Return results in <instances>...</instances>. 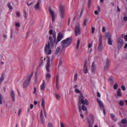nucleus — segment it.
I'll list each match as a JSON object with an SVG mask.
<instances>
[{
    "label": "nucleus",
    "mask_w": 127,
    "mask_h": 127,
    "mask_svg": "<svg viewBox=\"0 0 127 127\" xmlns=\"http://www.w3.org/2000/svg\"><path fill=\"white\" fill-rule=\"evenodd\" d=\"M49 39L50 41H53V37L51 36H49Z\"/></svg>",
    "instance_id": "42"
},
{
    "label": "nucleus",
    "mask_w": 127,
    "mask_h": 127,
    "mask_svg": "<svg viewBox=\"0 0 127 127\" xmlns=\"http://www.w3.org/2000/svg\"><path fill=\"white\" fill-rule=\"evenodd\" d=\"M81 26L79 23H76L74 27V32L76 36L80 35L81 33Z\"/></svg>",
    "instance_id": "3"
},
{
    "label": "nucleus",
    "mask_w": 127,
    "mask_h": 127,
    "mask_svg": "<svg viewBox=\"0 0 127 127\" xmlns=\"http://www.w3.org/2000/svg\"><path fill=\"white\" fill-rule=\"evenodd\" d=\"M61 127H65L64 125L61 122H60Z\"/></svg>",
    "instance_id": "49"
},
{
    "label": "nucleus",
    "mask_w": 127,
    "mask_h": 127,
    "mask_svg": "<svg viewBox=\"0 0 127 127\" xmlns=\"http://www.w3.org/2000/svg\"><path fill=\"white\" fill-rule=\"evenodd\" d=\"M80 114V116L83 119L84 118V116L83 114H82V113H81Z\"/></svg>",
    "instance_id": "62"
},
{
    "label": "nucleus",
    "mask_w": 127,
    "mask_h": 127,
    "mask_svg": "<svg viewBox=\"0 0 127 127\" xmlns=\"http://www.w3.org/2000/svg\"><path fill=\"white\" fill-rule=\"evenodd\" d=\"M87 21V20L86 19H85L84 20V23H83V25H85L86 24V22Z\"/></svg>",
    "instance_id": "52"
},
{
    "label": "nucleus",
    "mask_w": 127,
    "mask_h": 127,
    "mask_svg": "<svg viewBox=\"0 0 127 127\" xmlns=\"http://www.w3.org/2000/svg\"><path fill=\"white\" fill-rule=\"evenodd\" d=\"M95 30V28L94 27H93L92 28V33H93L94 32V31Z\"/></svg>",
    "instance_id": "48"
},
{
    "label": "nucleus",
    "mask_w": 127,
    "mask_h": 127,
    "mask_svg": "<svg viewBox=\"0 0 127 127\" xmlns=\"http://www.w3.org/2000/svg\"><path fill=\"white\" fill-rule=\"evenodd\" d=\"M62 50H61V47H58L56 49L55 54L56 55H59L61 54Z\"/></svg>",
    "instance_id": "13"
},
{
    "label": "nucleus",
    "mask_w": 127,
    "mask_h": 127,
    "mask_svg": "<svg viewBox=\"0 0 127 127\" xmlns=\"http://www.w3.org/2000/svg\"><path fill=\"white\" fill-rule=\"evenodd\" d=\"M10 96L12 98V100L13 102L15 101V94L14 93V91L13 90H12L10 92Z\"/></svg>",
    "instance_id": "15"
},
{
    "label": "nucleus",
    "mask_w": 127,
    "mask_h": 127,
    "mask_svg": "<svg viewBox=\"0 0 127 127\" xmlns=\"http://www.w3.org/2000/svg\"><path fill=\"white\" fill-rule=\"evenodd\" d=\"M64 36V34L60 32L58 33L57 39V40L56 39V41H55V42L56 43V45L58 42H60L63 38Z\"/></svg>",
    "instance_id": "6"
},
{
    "label": "nucleus",
    "mask_w": 127,
    "mask_h": 127,
    "mask_svg": "<svg viewBox=\"0 0 127 127\" xmlns=\"http://www.w3.org/2000/svg\"><path fill=\"white\" fill-rule=\"evenodd\" d=\"M44 101L43 99H42L41 101V105L44 109Z\"/></svg>",
    "instance_id": "27"
},
{
    "label": "nucleus",
    "mask_w": 127,
    "mask_h": 127,
    "mask_svg": "<svg viewBox=\"0 0 127 127\" xmlns=\"http://www.w3.org/2000/svg\"><path fill=\"white\" fill-rule=\"evenodd\" d=\"M49 33L50 34H53V30H50L49 31Z\"/></svg>",
    "instance_id": "50"
},
{
    "label": "nucleus",
    "mask_w": 127,
    "mask_h": 127,
    "mask_svg": "<svg viewBox=\"0 0 127 127\" xmlns=\"http://www.w3.org/2000/svg\"><path fill=\"white\" fill-rule=\"evenodd\" d=\"M112 120H114V121H117V119L116 118H115V117L114 118H112Z\"/></svg>",
    "instance_id": "61"
},
{
    "label": "nucleus",
    "mask_w": 127,
    "mask_h": 127,
    "mask_svg": "<svg viewBox=\"0 0 127 127\" xmlns=\"http://www.w3.org/2000/svg\"><path fill=\"white\" fill-rule=\"evenodd\" d=\"M121 88H122V90H123L125 91L126 89L125 86L124 85H122L121 86Z\"/></svg>",
    "instance_id": "44"
},
{
    "label": "nucleus",
    "mask_w": 127,
    "mask_h": 127,
    "mask_svg": "<svg viewBox=\"0 0 127 127\" xmlns=\"http://www.w3.org/2000/svg\"><path fill=\"white\" fill-rule=\"evenodd\" d=\"M24 17L26 18L27 17V14L26 13V11H25V10H24Z\"/></svg>",
    "instance_id": "47"
},
{
    "label": "nucleus",
    "mask_w": 127,
    "mask_h": 127,
    "mask_svg": "<svg viewBox=\"0 0 127 127\" xmlns=\"http://www.w3.org/2000/svg\"><path fill=\"white\" fill-rule=\"evenodd\" d=\"M33 74V72H32V73L26 79L24 82L23 85V87L24 88H27L28 87L30 83V81L32 77Z\"/></svg>",
    "instance_id": "4"
},
{
    "label": "nucleus",
    "mask_w": 127,
    "mask_h": 127,
    "mask_svg": "<svg viewBox=\"0 0 127 127\" xmlns=\"http://www.w3.org/2000/svg\"><path fill=\"white\" fill-rule=\"evenodd\" d=\"M74 91L76 93L81 94L80 90L77 88L75 89Z\"/></svg>",
    "instance_id": "29"
},
{
    "label": "nucleus",
    "mask_w": 127,
    "mask_h": 127,
    "mask_svg": "<svg viewBox=\"0 0 127 127\" xmlns=\"http://www.w3.org/2000/svg\"><path fill=\"white\" fill-rule=\"evenodd\" d=\"M53 37L54 38V42L56 41V33L55 32L53 33Z\"/></svg>",
    "instance_id": "26"
},
{
    "label": "nucleus",
    "mask_w": 127,
    "mask_h": 127,
    "mask_svg": "<svg viewBox=\"0 0 127 127\" xmlns=\"http://www.w3.org/2000/svg\"><path fill=\"white\" fill-rule=\"evenodd\" d=\"M119 104L121 106H123L124 105V102L123 101L121 100L120 101Z\"/></svg>",
    "instance_id": "30"
},
{
    "label": "nucleus",
    "mask_w": 127,
    "mask_h": 127,
    "mask_svg": "<svg viewBox=\"0 0 127 127\" xmlns=\"http://www.w3.org/2000/svg\"><path fill=\"white\" fill-rule=\"evenodd\" d=\"M94 13L95 15H97L98 14V11L97 10H95L94 12Z\"/></svg>",
    "instance_id": "57"
},
{
    "label": "nucleus",
    "mask_w": 127,
    "mask_h": 127,
    "mask_svg": "<svg viewBox=\"0 0 127 127\" xmlns=\"http://www.w3.org/2000/svg\"><path fill=\"white\" fill-rule=\"evenodd\" d=\"M43 83L40 86V89L44 91L45 88V82L44 80H43Z\"/></svg>",
    "instance_id": "19"
},
{
    "label": "nucleus",
    "mask_w": 127,
    "mask_h": 127,
    "mask_svg": "<svg viewBox=\"0 0 127 127\" xmlns=\"http://www.w3.org/2000/svg\"><path fill=\"white\" fill-rule=\"evenodd\" d=\"M97 9L99 11H100V9L99 6H97Z\"/></svg>",
    "instance_id": "63"
},
{
    "label": "nucleus",
    "mask_w": 127,
    "mask_h": 127,
    "mask_svg": "<svg viewBox=\"0 0 127 127\" xmlns=\"http://www.w3.org/2000/svg\"><path fill=\"white\" fill-rule=\"evenodd\" d=\"M72 40V38L68 37L65 39L63 40L61 42L62 46L63 48L67 47L71 44Z\"/></svg>",
    "instance_id": "2"
},
{
    "label": "nucleus",
    "mask_w": 127,
    "mask_h": 127,
    "mask_svg": "<svg viewBox=\"0 0 127 127\" xmlns=\"http://www.w3.org/2000/svg\"><path fill=\"white\" fill-rule=\"evenodd\" d=\"M55 96L56 98L58 100H60V95L57 94H55Z\"/></svg>",
    "instance_id": "25"
},
{
    "label": "nucleus",
    "mask_w": 127,
    "mask_h": 127,
    "mask_svg": "<svg viewBox=\"0 0 127 127\" xmlns=\"http://www.w3.org/2000/svg\"><path fill=\"white\" fill-rule=\"evenodd\" d=\"M59 76L57 75L56 76V88L57 90L59 89Z\"/></svg>",
    "instance_id": "18"
},
{
    "label": "nucleus",
    "mask_w": 127,
    "mask_h": 127,
    "mask_svg": "<svg viewBox=\"0 0 127 127\" xmlns=\"http://www.w3.org/2000/svg\"><path fill=\"white\" fill-rule=\"evenodd\" d=\"M118 48L119 50L121 48L123 45V40L120 38H117Z\"/></svg>",
    "instance_id": "10"
},
{
    "label": "nucleus",
    "mask_w": 127,
    "mask_h": 127,
    "mask_svg": "<svg viewBox=\"0 0 127 127\" xmlns=\"http://www.w3.org/2000/svg\"><path fill=\"white\" fill-rule=\"evenodd\" d=\"M83 104L82 106V109L83 110L85 111L87 110V108L84 105L86 104L88 105L89 103L88 101L86 99H85V101L84 99V96L82 95H81L79 96V99L78 101V105L79 106V111L80 113H82V110L81 108V104Z\"/></svg>",
    "instance_id": "1"
},
{
    "label": "nucleus",
    "mask_w": 127,
    "mask_h": 127,
    "mask_svg": "<svg viewBox=\"0 0 127 127\" xmlns=\"http://www.w3.org/2000/svg\"><path fill=\"white\" fill-rule=\"evenodd\" d=\"M80 43V40L79 39H78L77 40V44L76 46V49H78L79 47V45Z\"/></svg>",
    "instance_id": "28"
},
{
    "label": "nucleus",
    "mask_w": 127,
    "mask_h": 127,
    "mask_svg": "<svg viewBox=\"0 0 127 127\" xmlns=\"http://www.w3.org/2000/svg\"><path fill=\"white\" fill-rule=\"evenodd\" d=\"M124 20L125 21L127 20V17L125 16L124 17Z\"/></svg>",
    "instance_id": "58"
},
{
    "label": "nucleus",
    "mask_w": 127,
    "mask_h": 127,
    "mask_svg": "<svg viewBox=\"0 0 127 127\" xmlns=\"http://www.w3.org/2000/svg\"><path fill=\"white\" fill-rule=\"evenodd\" d=\"M113 80V79L112 78H108V80L110 81H112Z\"/></svg>",
    "instance_id": "59"
},
{
    "label": "nucleus",
    "mask_w": 127,
    "mask_h": 127,
    "mask_svg": "<svg viewBox=\"0 0 127 127\" xmlns=\"http://www.w3.org/2000/svg\"><path fill=\"white\" fill-rule=\"evenodd\" d=\"M40 119L42 123L43 124H44V118L43 117H41Z\"/></svg>",
    "instance_id": "39"
},
{
    "label": "nucleus",
    "mask_w": 127,
    "mask_h": 127,
    "mask_svg": "<svg viewBox=\"0 0 127 127\" xmlns=\"http://www.w3.org/2000/svg\"><path fill=\"white\" fill-rule=\"evenodd\" d=\"M110 60L109 58H107L105 66L104 68V70H107L108 69L109 66L110 64Z\"/></svg>",
    "instance_id": "12"
},
{
    "label": "nucleus",
    "mask_w": 127,
    "mask_h": 127,
    "mask_svg": "<svg viewBox=\"0 0 127 127\" xmlns=\"http://www.w3.org/2000/svg\"><path fill=\"white\" fill-rule=\"evenodd\" d=\"M105 31L106 29L105 27H103L102 30V32H105Z\"/></svg>",
    "instance_id": "46"
},
{
    "label": "nucleus",
    "mask_w": 127,
    "mask_h": 127,
    "mask_svg": "<svg viewBox=\"0 0 127 127\" xmlns=\"http://www.w3.org/2000/svg\"><path fill=\"white\" fill-rule=\"evenodd\" d=\"M4 76L2 74L0 78V80L1 81L3 82L4 79Z\"/></svg>",
    "instance_id": "34"
},
{
    "label": "nucleus",
    "mask_w": 127,
    "mask_h": 127,
    "mask_svg": "<svg viewBox=\"0 0 127 127\" xmlns=\"http://www.w3.org/2000/svg\"><path fill=\"white\" fill-rule=\"evenodd\" d=\"M102 47V43H99L98 47V49L99 51H101Z\"/></svg>",
    "instance_id": "21"
},
{
    "label": "nucleus",
    "mask_w": 127,
    "mask_h": 127,
    "mask_svg": "<svg viewBox=\"0 0 127 127\" xmlns=\"http://www.w3.org/2000/svg\"><path fill=\"white\" fill-rule=\"evenodd\" d=\"M95 68L96 66L94 62L92 63V71L93 73H95Z\"/></svg>",
    "instance_id": "17"
},
{
    "label": "nucleus",
    "mask_w": 127,
    "mask_h": 127,
    "mask_svg": "<svg viewBox=\"0 0 127 127\" xmlns=\"http://www.w3.org/2000/svg\"><path fill=\"white\" fill-rule=\"evenodd\" d=\"M51 50L50 47V43L49 42L48 44H46L44 48V52L47 55H50L51 53Z\"/></svg>",
    "instance_id": "5"
},
{
    "label": "nucleus",
    "mask_w": 127,
    "mask_h": 127,
    "mask_svg": "<svg viewBox=\"0 0 127 127\" xmlns=\"http://www.w3.org/2000/svg\"><path fill=\"white\" fill-rule=\"evenodd\" d=\"M15 26L17 27H20V24L18 23H16L15 24Z\"/></svg>",
    "instance_id": "45"
},
{
    "label": "nucleus",
    "mask_w": 127,
    "mask_h": 127,
    "mask_svg": "<svg viewBox=\"0 0 127 127\" xmlns=\"http://www.w3.org/2000/svg\"><path fill=\"white\" fill-rule=\"evenodd\" d=\"M46 78H49L51 77V76L50 74L49 73H47L46 74Z\"/></svg>",
    "instance_id": "38"
},
{
    "label": "nucleus",
    "mask_w": 127,
    "mask_h": 127,
    "mask_svg": "<svg viewBox=\"0 0 127 127\" xmlns=\"http://www.w3.org/2000/svg\"><path fill=\"white\" fill-rule=\"evenodd\" d=\"M117 87L118 85L117 84H116L114 85L113 88L114 89L116 90L117 89Z\"/></svg>",
    "instance_id": "40"
},
{
    "label": "nucleus",
    "mask_w": 127,
    "mask_h": 127,
    "mask_svg": "<svg viewBox=\"0 0 127 127\" xmlns=\"http://www.w3.org/2000/svg\"><path fill=\"white\" fill-rule=\"evenodd\" d=\"M97 101L100 106V108H103L104 105L102 101L98 98L97 99Z\"/></svg>",
    "instance_id": "14"
},
{
    "label": "nucleus",
    "mask_w": 127,
    "mask_h": 127,
    "mask_svg": "<svg viewBox=\"0 0 127 127\" xmlns=\"http://www.w3.org/2000/svg\"><path fill=\"white\" fill-rule=\"evenodd\" d=\"M121 90L120 89H118L117 92V95L119 96H121L122 94L121 93Z\"/></svg>",
    "instance_id": "22"
},
{
    "label": "nucleus",
    "mask_w": 127,
    "mask_h": 127,
    "mask_svg": "<svg viewBox=\"0 0 127 127\" xmlns=\"http://www.w3.org/2000/svg\"><path fill=\"white\" fill-rule=\"evenodd\" d=\"M16 14L18 17H19L20 15V13L18 12L16 13Z\"/></svg>",
    "instance_id": "60"
},
{
    "label": "nucleus",
    "mask_w": 127,
    "mask_h": 127,
    "mask_svg": "<svg viewBox=\"0 0 127 127\" xmlns=\"http://www.w3.org/2000/svg\"><path fill=\"white\" fill-rule=\"evenodd\" d=\"M62 64V59L61 58H60V59L58 66H60Z\"/></svg>",
    "instance_id": "32"
},
{
    "label": "nucleus",
    "mask_w": 127,
    "mask_h": 127,
    "mask_svg": "<svg viewBox=\"0 0 127 127\" xmlns=\"http://www.w3.org/2000/svg\"><path fill=\"white\" fill-rule=\"evenodd\" d=\"M89 127H93L92 125L90 124V121H89Z\"/></svg>",
    "instance_id": "55"
},
{
    "label": "nucleus",
    "mask_w": 127,
    "mask_h": 127,
    "mask_svg": "<svg viewBox=\"0 0 127 127\" xmlns=\"http://www.w3.org/2000/svg\"><path fill=\"white\" fill-rule=\"evenodd\" d=\"M7 5L8 7L9 8L10 10H11L12 9V8L10 3H8L7 4Z\"/></svg>",
    "instance_id": "35"
},
{
    "label": "nucleus",
    "mask_w": 127,
    "mask_h": 127,
    "mask_svg": "<svg viewBox=\"0 0 127 127\" xmlns=\"http://www.w3.org/2000/svg\"><path fill=\"white\" fill-rule=\"evenodd\" d=\"M108 42L109 45H112V42L111 37H109L108 38Z\"/></svg>",
    "instance_id": "24"
},
{
    "label": "nucleus",
    "mask_w": 127,
    "mask_h": 127,
    "mask_svg": "<svg viewBox=\"0 0 127 127\" xmlns=\"http://www.w3.org/2000/svg\"><path fill=\"white\" fill-rule=\"evenodd\" d=\"M48 127H53V124L52 123H50L48 124Z\"/></svg>",
    "instance_id": "33"
},
{
    "label": "nucleus",
    "mask_w": 127,
    "mask_h": 127,
    "mask_svg": "<svg viewBox=\"0 0 127 127\" xmlns=\"http://www.w3.org/2000/svg\"><path fill=\"white\" fill-rule=\"evenodd\" d=\"M30 107L31 109H32L33 107V105L32 104H31L30 106Z\"/></svg>",
    "instance_id": "54"
},
{
    "label": "nucleus",
    "mask_w": 127,
    "mask_h": 127,
    "mask_svg": "<svg viewBox=\"0 0 127 127\" xmlns=\"http://www.w3.org/2000/svg\"><path fill=\"white\" fill-rule=\"evenodd\" d=\"M34 105H36L37 104V101H34Z\"/></svg>",
    "instance_id": "64"
},
{
    "label": "nucleus",
    "mask_w": 127,
    "mask_h": 127,
    "mask_svg": "<svg viewBox=\"0 0 127 127\" xmlns=\"http://www.w3.org/2000/svg\"><path fill=\"white\" fill-rule=\"evenodd\" d=\"M97 96L99 97H100V94L99 92H97Z\"/></svg>",
    "instance_id": "56"
},
{
    "label": "nucleus",
    "mask_w": 127,
    "mask_h": 127,
    "mask_svg": "<svg viewBox=\"0 0 127 127\" xmlns=\"http://www.w3.org/2000/svg\"><path fill=\"white\" fill-rule=\"evenodd\" d=\"M34 8L36 10H38L40 8L39 4V2H37L36 4L34 6Z\"/></svg>",
    "instance_id": "20"
},
{
    "label": "nucleus",
    "mask_w": 127,
    "mask_h": 127,
    "mask_svg": "<svg viewBox=\"0 0 127 127\" xmlns=\"http://www.w3.org/2000/svg\"><path fill=\"white\" fill-rule=\"evenodd\" d=\"M92 44L91 43L89 44L88 45V48H90L91 47H92Z\"/></svg>",
    "instance_id": "53"
},
{
    "label": "nucleus",
    "mask_w": 127,
    "mask_h": 127,
    "mask_svg": "<svg viewBox=\"0 0 127 127\" xmlns=\"http://www.w3.org/2000/svg\"><path fill=\"white\" fill-rule=\"evenodd\" d=\"M106 36L108 38H109V37H111L110 34L109 33H106Z\"/></svg>",
    "instance_id": "41"
},
{
    "label": "nucleus",
    "mask_w": 127,
    "mask_h": 127,
    "mask_svg": "<svg viewBox=\"0 0 127 127\" xmlns=\"http://www.w3.org/2000/svg\"><path fill=\"white\" fill-rule=\"evenodd\" d=\"M50 46H51V47H53L54 44V42L53 41H50Z\"/></svg>",
    "instance_id": "37"
},
{
    "label": "nucleus",
    "mask_w": 127,
    "mask_h": 127,
    "mask_svg": "<svg viewBox=\"0 0 127 127\" xmlns=\"http://www.w3.org/2000/svg\"><path fill=\"white\" fill-rule=\"evenodd\" d=\"M48 10L50 13L52 17V20L53 22L55 20V13L53 11L50 7H49L48 8Z\"/></svg>",
    "instance_id": "9"
},
{
    "label": "nucleus",
    "mask_w": 127,
    "mask_h": 127,
    "mask_svg": "<svg viewBox=\"0 0 127 127\" xmlns=\"http://www.w3.org/2000/svg\"><path fill=\"white\" fill-rule=\"evenodd\" d=\"M84 72L85 73H87L88 72V67L87 66V62L86 61L84 65Z\"/></svg>",
    "instance_id": "16"
},
{
    "label": "nucleus",
    "mask_w": 127,
    "mask_h": 127,
    "mask_svg": "<svg viewBox=\"0 0 127 127\" xmlns=\"http://www.w3.org/2000/svg\"><path fill=\"white\" fill-rule=\"evenodd\" d=\"M110 116L111 117V118H114L115 117V115L113 113H111L110 114Z\"/></svg>",
    "instance_id": "43"
},
{
    "label": "nucleus",
    "mask_w": 127,
    "mask_h": 127,
    "mask_svg": "<svg viewBox=\"0 0 127 127\" xmlns=\"http://www.w3.org/2000/svg\"><path fill=\"white\" fill-rule=\"evenodd\" d=\"M99 43H102V36L101 34L99 36Z\"/></svg>",
    "instance_id": "23"
},
{
    "label": "nucleus",
    "mask_w": 127,
    "mask_h": 127,
    "mask_svg": "<svg viewBox=\"0 0 127 127\" xmlns=\"http://www.w3.org/2000/svg\"><path fill=\"white\" fill-rule=\"evenodd\" d=\"M50 58L49 57L47 61V63L46 66V68L47 71L49 72L50 70L49 67L50 65Z\"/></svg>",
    "instance_id": "11"
},
{
    "label": "nucleus",
    "mask_w": 127,
    "mask_h": 127,
    "mask_svg": "<svg viewBox=\"0 0 127 127\" xmlns=\"http://www.w3.org/2000/svg\"><path fill=\"white\" fill-rule=\"evenodd\" d=\"M127 122V121L126 119H123L122 120L121 122H120L118 123L119 127H126V126L125 125V124Z\"/></svg>",
    "instance_id": "8"
},
{
    "label": "nucleus",
    "mask_w": 127,
    "mask_h": 127,
    "mask_svg": "<svg viewBox=\"0 0 127 127\" xmlns=\"http://www.w3.org/2000/svg\"><path fill=\"white\" fill-rule=\"evenodd\" d=\"M78 74L77 73H76L74 75V81H76L77 80Z\"/></svg>",
    "instance_id": "31"
},
{
    "label": "nucleus",
    "mask_w": 127,
    "mask_h": 127,
    "mask_svg": "<svg viewBox=\"0 0 127 127\" xmlns=\"http://www.w3.org/2000/svg\"><path fill=\"white\" fill-rule=\"evenodd\" d=\"M34 91L33 92V94H35L36 92V88L35 87H34Z\"/></svg>",
    "instance_id": "51"
},
{
    "label": "nucleus",
    "mask_w": 127,
    "mask_h": 127,
    "mask_svg": "<svg viewBox=\"0 0 127 127\" xmlns=\"http://www.w3.org/2000/svg\"><path fill=\"white\" fill-rule=\"evenodd\" d=\"M59 13L60 16L62 19L64 18V6L60 5L59 7Z\"/></svg>",
    "instance_id": "7"
},
{
    "label": "nucleus",
    "mask_w": 127,
    "mask_h": 127,
    "mask_svg": "<svg viewBox=\"0 0 127 127\" xmlns=\"http://www.w3.org/2000/svg\"><path fill=\"white\" fill-rule=\"evenodd\" d=\"M91 0H89L88 2V8H89L90 6Z\"/></svg>",
    "instance_id": "36"
}]
</instances>
